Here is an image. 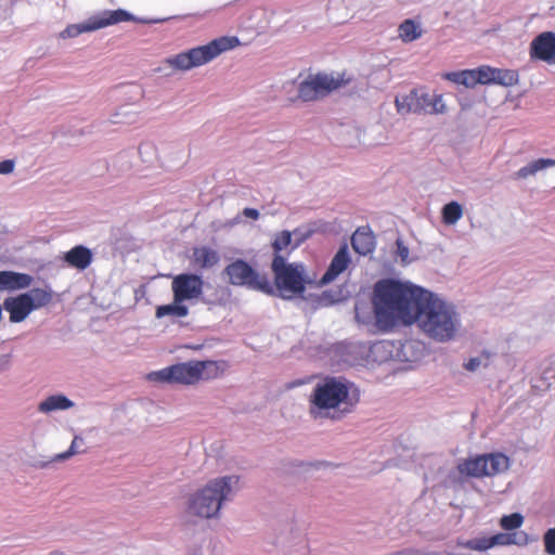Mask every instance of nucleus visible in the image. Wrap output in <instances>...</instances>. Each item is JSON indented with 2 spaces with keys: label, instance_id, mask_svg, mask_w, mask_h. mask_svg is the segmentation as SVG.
<instances>
[{
  "label": "nucleus",
  "instance_id": "nucleus-1",
  "mask_svg": "<svg viewBox=\"0 0 555 555\" xmlns=\"http://www.w3.org/2000/svg\"><path fill=\"white\" fill-rule=\"evenodd\" d=\"M424 292L423 288L411 287L393 280L378 281L372 296L377 326L388 331L398 322L414 323L418 297Z\"/></svg>",
  "mask_w": 555,
  "mask_h": 555
},
{
  "label": "nucleus",
  "instance_id": "nucleus-2",
  "mask_svg": "<svg viewBox=\"0 0 555 555\" xmlns=\"http://www.w3.org/2000/svg\"><path fill=\"white\" fill-rule=\"evenodd\" d=\"M360 402L358 387L343 377L326 376L310 396V413L337 421L354 411Z\"/></svg>",
  "mask_w": 555,
  "mask_h": 555
},
{
  "label": "nucleus",
  "instance_id": "nucleus-3",
  "mask_svg": "<svg viewBox=\"0 0 555 555\" xmlns=\"http://www.w3.org/2000/svg\"><path fill=\"white\" fill-rule=\"evenodd\" d=\"M415 321L421 330L437 341H448L455 336L459 318L454 308L433 293L425 291L418 297Z\"/></svg>",
  "mask_w": 555,
  "mask_h": 555
},
{
  "label": "nucleus",
  "instance_id": "nucleus-4",
  "mask_svg": "<svg viewBox=\"0 0 555 555\" xmlns=\"http://www.w3.org/2000/svg\"><path fill=\"white\" fill-rule=\"evenodd\" d=\"M225 363L212 360L188 361L177 363L159 371L147 374L151 382L163 384L195 385L199 382L212 380L221 377L225 371Z\"/></svg>",
  "mask_w": 555,
  "mask_h": 555
},
{
  "label": "nucleus",
  "instance_id": "nucleus-5",
  "mask_svg": "<svg viewBox=\"0 0 555 555\" xmlns=\"http://www.w3.org/2000/svg\"><path fill=\"white\" fill-rule=\"evenodd\" d=\"M238 480V476L234 475L210 480L190 498L189 512L203 518L217 516L222 502L231 498L233 488L237 486Z\"/></svg>",
  "mask_w": 555,
  "mask_h": 555
},
{
  "label": "nucleus",
  "instance_id": "nucleus-6",
  "mask_svg": "<svg viewBox=\"0 0 555 555\" xmlns=\"http://www.w3.org/2000/svg\"><path fill=\"white\" fill-rule=\"evenodd\" d=\"M240 43L236 37H220L209 43L190 49L166 59L165 63L177 70H189L202 66L222 52L235 48Z\"/></svg>",
  "mask_w": 555,
  "mask_h": 555
},
{
  "label": "nucleus",
  "instance_id": "nucleus-7",
  "mask_svg": "<svg viewBox=\"0 0 555 555\" xmlns=\"http://www.w3.org/2000/svg\"><path fill=\"white\" fill-rule=\"evenodd\" d=\"M350 79L325 73L309 74L297 87L298 99L304 102L319 101L335 90L346 86Z\"/></svg>",
  "mask_w": 555,
  "mask_h": 555
},
{
  "label": "nucleus",
  "instance_id": "nucleus-8",
  "mask_svg": "<svg viewBox=\"0 0 555 555\" xmlns=\"http://www.w3.org/2000/svg\"><path fill=\"white\" fill-rule=\"evenodd\" d=\"M272 271L276 288L283 297L289 298L295 294L304 293L306 281L302 264H288L284 256H275L272 260Z\"/></svg>",
  "mask_w": 555,
  "mask_h": 555
},
{
  "label": "nucleus",
  "instance_id": "nucleus-9",
  "mask_svg": "<svg viewBox=\"0 0 555 555\" xmlns=\"http://www.w3.org/2000/svg\"><path fill=\"white\" fill-rule=\"evenodd\" d=\"M509 466V459L503 453H489L464 460L457 465L461 474L482 478L494 476L506 470Z\"/></svg>",
  "mask_w": 555,
  "mask_h": 555
},
{
  "label": "nucleus",
  "instance_id": "nucleus-10",
  "mask_svg": "<svg viewBox=\"0 0 555 555\" xmlns=\"http://www.w3.org/2000/svg\"><path fill=\"white\" fill-rule=\"evenodd\" d=\"M224 272L232 285H246L264 294H273L274 292L270 280L266 275L259 274L244 260L237 259L231 262L225 267Z\"/></svg>",
  "mask_w": 555,
  "mask_h": 555
},
{
  "label": "nucleus",
  "instance_id": "nucleus-11",
  "mask_svg": "<svg viewBox=\"0 0 555 555\" xmlns=\"http://www.w3.org/2000/svg\"><path fill=\"white\" fill-rule=\"evenodd\" d=\"M398 112L438 115L447 112L442 94L420 93L412 90L402 99L396 98Z\"/></svg>",
  "mask_w": 555,
  "mask_h": 555
},
{
  "label": "nucleus",
  "instance_id": "nucleus-12",
  "mask_svg": "<svg viewBox=\"0 0 555 555\" xmlns=\"http://www.w3.org/2000/svg\"><path fill=\"white\" fill-rule=\"evenodd\" d=\"M134 17L122 9L106 10L89 17L85 23L68 25L62 33L63 38H73L82 33L94 31L111 25L133 21Z\"/></svg>",
  "mask_w": 555,
  "mask_h": 555
},
{
  "label": "nucleus",
  "instance_id": "nucleus-13",
  "mask_svg": "<svg viewBox=\"0 0 555 555\" xmlns=\"http://www.w3.org/2000/svg\"><path fill=\"white\" fill-rule=\"evenodd\" d=\"M173 299L177 301H196L204 291V280L194 273H180L171 282Z\"/></svg>",
  "mask_w": 555,
  "mask_h": 555
},
{
  "label": "nucleus",
  "instance_id": "nucleus-14",
  "mask_svg": "<svg viewBox=\"0 0 555 555\" xmlns=\"http://www.w3.org/2000/svg\"><path fill=\"white\" fill-rule=\"evenodd\" d=\"M529 55L532 61L555 64V33L543 31L535 36L530 43Z\"/></svg>",
  "mask_w": 555,
  "mask_h": 555
},
{
  "label": "nucleus",
  "instance_id": "nucleus-15",
  "mask_svg": "<svg viewBox=\"0 0 555 555\" xmlns=\"http://www.w3.org/2000/svg\"><path fill=\"white\" fill-rule=\"evenodd\" d=\"M3 308L10 313V321L12 323H20L24 321L29 313L34 311L30 298L24 293L16 297L5 298L3 301Z\"/></svg>",
  "mask_w": 555,
  "mask_h": 555
},
{
  "label": "nucleus",
  "instance_id": "nucleus-16",
  "mask_svg": "<svg viewBox=\"0 0 555 555\" xmlns=\"http://www.w3.org/2000/svg\"><path fill=\"white\" fill-rule=\"evenodd\" d=\"M351 263L347 244H343L334 255L327 270L320 279L321 285L330 284L335 281Z\"/></svg>",
  "mask_w": 555,
  "mask_h": 555
},
{
  "label": "nucleus",
  "instance_id": "nucleus-17",
  "mask_svg": "<svg viewBox=\"0 0 555 555\" xmlns=\"http://www.w3.org/2000/svg\"><path fill=\"white\" fill-rule=\"evenodd\" d=\"M34 278L27 273L16 271H0V292H14L28 288Z\"/></svg>",
  "mask_w": 555,
  "mask_h": 555
},
{
  "label": "nucleus",
  "instance_id": "nucleus-18",
  "mask_svg": "<svg viewBox=\"0 0 555 555\" xmlns=\"http://www.w3.org/2000/svg\"><path fill=\"white\" fill-rule=\"evenodd\" d=\"M63 260L68 267L82 271L92 262V253L86 246L77 245L64 254Z\"/></svg>",
  "mask_w": 555,
  "mask_h": 555
},
{
  "label": "nucleus",
  "instance_id": "nucleus-19",
  "mask_svg": "<svg viewBox=\"0 0 555 555\" xmlns=\"http://www.w3.org/2000/svg\"><path fill=\"white\" fill-rule=\"evenodd\" d=\"M351 246L359 255L366 256L375 249V236L369 228H358L351 236Z\"/></svg>",
  "mask_w": 555,
  "mask_h": 555
},
{
  "label": "nucleus",
  "instance_id": "nucleus-20",
  "mask_svg": "<svg viewBox=\"0 0 555 555\" xmlns=\"http://www.w3.org/2000/svg\"><path fill=\"white\" fill-rule=\"evenodd\" d=\"M512 543H514L512 534L498 533L488 539L469 541L468 546L473 550L486 551L494 545H508Z\"/></svg>",
  "mask_w": 555,
  "mask_h": 555
},
{
  "label": "nucleus",
  "instance_id": "nucleus-21",
  "mask_svg": "<svg viewBox=\"0 0 555 555\" xmlns=\"http://www.w3.org/2000/svg\"><path fill=\"white\" fill-rule=\"evenodd\" d=\"M193 259L199 268H211L218 263L220 257L216 250L203 246L194 248Z\"/></svg>",
  "mask_w": 555,
  "mask_h": 555
},
{
  "label": "nucleus",
  "instance_id": "nucleus-22",
  "mask_svg": "<svg viewBox=\"0 0 555 555\" xmlns=\"http://www.w3.org/2000/svg\"><path fill=\"white\" fill-rule=\"evenodd\" d=\"M423 35L421 25L414 20H404L398 27V36L403 42H412Z\"/></svg>",
  "mask_w": 555,
  "mask_h": 555
},
{
  "label": "nucleus",
  "instance_id": "nucleus-23",
  "mask_svg": "<svg viewBox=\"0 0 555 555\" xmlns=\"http://www.w3.org/2000/svg\"><path fill=\"white\" fill-rule=\"evenodd\" d=\"M189 314V308L182 302L173 301L169 305L157 306L155 317L162 319L164 317L185 318Z\"/></svg>",
  "mask_w": 555,
  "mask_h": 555
},
{
  "label": "nucleus",
  "instance_id": "nucleus-24",
  "mask_svg": "<svg viewBox=\"0 0 555 555\" xmlns=\"http://www.w3.org/2000/svg\"><path fill=\"white\" fill-rule=\"evenodd\" d=\"M74 405L67 397L63 395H53L43 400L38 410L43 413H49L56 410H67Z\"/></svg>",
  "mask_w": 555,
  "mask_h": 555
},
{
  "label": "nucleus",
  "instance_id": "nucleus-25",
  "mask_svg": "<svg viewBox=\"0 0 555 555\" xmlns=\"http://www.w3.org/2000/svg\"><path fill=\"white\" fill-rule=\"evenodd\" d=\"M555 159L552 158H539L527 166L521 167L516 173L515 177L517 179H526L529 176L535 175L539 170L545 169L547 167H554Z\"/></svg>",
  "mask_w": 555,
  "mask_h": 555
},
{
  "label": "nucleus",
  "instance_id": "nucleus-26",
  "mask_svg": "<svg viewBox=\"0 0 555 555\" xmlns=\"http://www.w3.org/2000/svg\"><path fill=\"white\" fill-rule=\"evenodd\" d=\"M443 77L452 82L469 88H473L477 85L475 69L447 73Z\"/></svg>",
  "mask_w": 555,
  "mask_h": 555
},
{
  "label": "nucleus",
  "instance_id": "nucleus-27",
  "mask_svg": "<svg viewBox=\"0 0 555 555\" xmlns=\"http://www.w3.org/2000/svg\"><path fill=\"white\" fill-rule=\"evenodd\" d=\"M25 294L30 298L34 310L49 305L53 298V292L50 288H33Z\"/></svg>",
  "mask_w": 555,
  "mask_h": 555
},
{
  "label": "nucleus",
  "instance_id": "nucleus-28",
  "mask_svg": "<svg viewBox=\"0 0 555 555\" xmlns=\"http://www.w3.org/2000/svg\"><path fill=\"white\" fill-rule=\"evenodd\" d=\"M463 215L462 206L457 202L447 204L442 209V220L446 224H454Z\"/></svg>",
  "mask_w": 555,
  "mask_h": 555
},
{
  "label": "nucleus",
  "instance_id": "nucleus-29",
  "mask_svg": "<svg viewBox=\"0 0 555 555\" xmlns=\"http://www.w3.org/2000/svg\"><path fill=\"white\" fill-rule=\"evenodd\" d=\"M292 244V233L289 231H282L275 235L272 247L275 256H282L281 253Z\"/></svg>",
  "mask_w": 555,
  "mask_h": 555
},
{
  "label": "nucleus",
  "instance_id": "nucleus-30",
  "mask_svg": "<svg viewBox=\"0 0 555 555\" xmlns=\"http://www.w3.org/2000/svg\"><path fill=\"white\" fill-rule=\"evenodd\" d=\"M494 78L495 80L493 81V83H499L503 86H513L518 80L516 72L500 68H495Z\"/></svg>",
  "mask_w": 555,
  "mask_h": 555
},
{
  "label": "nucleus",
  "instance_id": "nucleus-31",
  "mask_svg": "<svg viewBox=\"0 0 555 555\" xmlns=\"http://www.w3.org/2000/svg\"><path fill=\"white\" fill-rule=\"evenodd\" d=\"M494 72L495 68L486 65L475 68L477 85L493 83V81L495 80Z\"/></svg>",
  "mask_w": 555,
  "mask_h": 555
},
{
  "label": "nucleus",
  "instance_id": "nucleus-32",
  "mask_svg": "<svg viewBox=\"0 0 555 555\" xmlns=\"http://www.w3.org/2000/svg\"><path fill=\"white\" fill-rule=\"evenodd\" d=\"M524 522V517L519 513L505 515L501 518L500 525L505 530H514L519 528Z\"/></svg>",
  "mask_w": 555,
  "mask_h": 555
},
{
  "label": "nucleus",
  "instance_id": "nucleus-33",
  "mask_svg": "<svg viewBox=\"0 0 555 555\" xmlns=\"http://www.w3.org/2000/svg\"><path fill=\"white\" fill-rule=\"evenodd\" d=\"M82 444H83V439L79 436H75L69 449L63 453L57 454L55 459L63 461L74 454L83 452V450L81 449Z\"/></svg>",
  "mask_w": 555,
  "mask_h": 555
},
{
  "label": "nucleus",
  "instance_id": "nucleus-34",
  "mask_svg": "<svg viewBox=\"0 0 555 555\" xmlns=\"http://www.w3.org/2000/svg\"><path fill=\"white\" fill-rule=\"evenodd\" d=\"M544 547L548 555H555V528L548 529L544 534Z\"/></svg>",
  "mask_w": 555,
  "mask_h": 555
},
{
  "label": "nucleus",
  "instance_id": "nucleus-35",
  "mask_svg": "<svg viewBox=\"0 0 555 555\" xmlns=\"http://www.w3.org/2000/svg\"><path fill=\"white\" fill-rule=\"evenodd\" d=\"M14 160L5 159L0 162V175H8L14 170Z\"/></svg>",
  "mask_w": 555,
  "mask_h": 555
},
{
  "label": "nucleus",
  "instance_id": "nucleus-36",
  "mask_svg": "<svg viewBox=\"0 0 555 555\" xmlns=\"http://www.w3.org/2000/svg\"><path fill=\"white\" fill-rule=\"evenodd\" d=\"M480 366V360L478 358H472L469 359L465 364L464 367L467 371H476Z\"/></svg>",
  "mask_w": 555,
  "mask_h": 555
},
{
  "label": "nucleus",
  "instance_id": "nucleus-37",
  "mask_svg": "<svg viewBox=\"0 0 555 555\" xmlns=\"http://www.w3.org/2000/svg\"><path fill=\"white\" fill-rule=\"evenodd\" d=\"M243 215L246 217V218H250L253 220H257L259 218V211L255 208H244L243 210Z\"/></svg>",
  "mask_w": 555,
  "mask_h": 555
}]
</instances>
